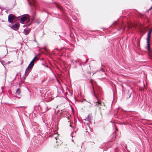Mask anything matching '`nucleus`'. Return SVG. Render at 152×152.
<instances>
[{"label": "nucleus", "instance_id": "f257e3e1", "mask_svg": "<svg viewBox=\"0 0 152 152\" xmlns=\"http://www.w3.org/2000/svg\"><path fill=\"white\" fill-rule=\"evenodd\" d=\"M152 32V28L149 31L147 37L146 39V41L147 43V46L146 47V49L148 50L149 52L150 51V44H149V40L150 38Z\"/></svg>", "mask_w": 152, "mask_h": 152}, {"label": "nucleus", "instance_id": "f03ea898", "mask_svg": "<svg viewBox=\"0 0 152 152\" xmlns=\"http://www.w3.org/2000/svg\"><path fill=\"white\" fill-rule=\"evenodd\" d=\"M16 17L15 15L12 14H10L8 16V21L10 23H12L13 20Z\"/></svg>", "mask_w": 152, "mask_h": 152}, {"label": "nucleus", "instance_id": "7ed1b4c3", "mask_svg": "<svg viewBox=\"0 0 152 152\" xmlns=\"http://www.w3.org/2000/svg\"><path fill=\"white\" fill-rule=\"evenodd\" d=\"M33 67L31 66V65H29L27 67V68L26 69L25 74L24 76H27L28 75V74L30 73V72L31 71V68H32Z\"/></svg>", "mask_w": 152, "mask_h": 152}, {"label": "nucleus", "instance_id": "20e7f679", "mask_svg": "<svg viewBox=\"0 0 152 152\" xmlns=\"http://www.w3.org/2000/svg\"><path fill=\"white\" fill-rule=\"evenodd\" d=\"M93 92L94 93L92 94L97 99V101L95 103V105L97 106H99L100 105H101V103L99 101L97 97V96L95 95V93L93 90Z\"/></svg>", "mask_w": 152, "mask_h": 152}, {"label": "nucleus", "instance_id": "39448f33", "mask_svg": "<svg viewBox=\"0 0 152 152\" xmlns=\"http://www.w3.org/2000/svg\"><path fill=\"white\" fill-rule=\"evenodd\" d=\"M10 26L13 30H17L19 28V26L18 24H15L13 25H12L11 26L10 25Z\"/></svg>", "mask_w": 152, "mask_h": 152}, {"label": "nucleus", "instance_id": "423d86ee", "mask_svg": "<svg viewBox=\"0 0 152 152\" xmlns=\"http://www.w3.org/2000/svg\"><path fill=\"white\" fill-rule=\"evenodd\" d=\"M30 30L29 29H24L23 31V33L25 35L28 34L30 32Z\"/></svg>", "mask_w": 152, "mask_h": 152}, {"label": "nucleus", "instance_id": "0eeeda50", "mask_svg": "<svg viewBox=\"0 0 152 152\" xmlns=\"http://www.w3.org/2000/svg\"><path fill=\"white\" fill-rule=\"evenodd\" d=\"M37 56H35L30 63L29 65H31V67H33L34 65V60L36 59Z\"/></svg>", "mask_w": 152, "mask_h": 152}, {"label": "nucleus", "instance_id": "6e6552de", "mask_svg": "<svg viewBox=\"0 0 152 152\" xmlns=\"http://www.w3.org/2000/svg\"><path fill=\"white\" fill-rule=\"evenodd\" d=\"M87 119L90 122H91V120L92 119V116L91 114H89L88 115Z\"/></svg>", "mask_w": 152, "mask_h": 152}, {"label": "nucleus", "instance_id": "1a4fd4ad", "mask_svg": "<svg viewBox=\"0 0 152 152\" xmlns=\"http://www.w3.org/2000/svg\"><path fill=\"white\" fill-rule=\"evenodd\" d=\"M27 17L26 16H23L20 19V21L22 22H24L26 19Z\"/></svg>", "mask_w": 152, "mask_h": 152}, {"label": "nucleus", "instance_id": "9d476101", "mask_svg": "<svg viewBox=\"0 0 152 152\" xmlns=\"http://www.w3.org/2000/svg\"><path fill=\"white\" fill-rule=\"evenodd\" d=\"M76 134V131H74L72 132L71 134V136L72 137H74L75 136Z\"/></svg>", "mask_w": 152, "mask_h": 152}, {"label": "nucleus", "instance_id": "9b49d317", "mask_svg": "<svg viewBox=\"0 0 152 152\" xmlns=\"http://www.w3.org/2000/svg\"><path fill=\"white\" fill-rule=\"evenodd\" d=\"M20 93V89L18 88L17 89L16 92V94L18 95H19Z\"/></svg>", "mask_w": 152, "mask_h": 152}, {"label": "nucleus", "instance_id": "f8f14e48", "mask_svg": "<svg viewBox=\"0 0 152 152\" xmlns=\"http://www.w3.org/2000/svg\"><path fill=\"white\" fill-rule=\"evenodd\" d=\"M117 24H118V23L116 21H115L113 23V25H116Z\"/></svg>", "mask_w": 152, "mask_h": 152}, {"label": "nucleus", "instance_id": "ddd939ff", "mask_svg": "<svg viewBox=\"0 0 152 152\" xmlns=\"http://www.w3.org/2000/svg\"><path fill=\"white\" fill-rule=\"evenodd\" d=\"M28 2V3L30 5H31V3L29 1V0H27Z\"/></svg>", "mask_w": 152, "mask_h": 152}, {"label": "nucleus", "instance_id": "4468645a", "mask_svg": "<svg viewBox=\"0 0 152 152\" xmlns=\"http://www.w3.org/2000/svg\"><path fill=\"white\" fill-rule=\"evenodd\" d=\"M101 70L103 72H104V70H103L102 69H101Z\"/></svg>", "mask_w": 152, "mask_h": 152}, {"label": "nucleus", "instance_id": "2eb2a0df", "mask_svg": "<svg viewBox=\"0 0 152 152\" xmlns=\"http://www.w3.org/2000/svg\"><path fill=\"white\" fill-rule=\"evenodd\" d=\"M113 135L114 136L115 135V133H113Z\"/></svg>", "mask_w": 152, "mask_h": 152}, {"label": "nucleus", "instance_id": "dca6fc26", "mask_svg": "<svg viewBox=\"0 0 152 152\" xmlns=\"http://www.w3.org/2000/svg\"><path fill=\"white\" fill-rule=\"evenodd\" d=\"M152 8V7L149 9V10H151Z\"/></svg>", "mask_w": 152, "mask_h": 152}, {"label": "nucleus", "instance_id": "f3484780", "mask_svg": "<svg viewBox=\"0 0 152 152\" xmlns=\"http://www.w3.org/2000/svg\"><path fill=\"white\" fill-rule=\"evenodd\" d=\"M87 119H84V120L85 121H86L87 120Z\"/></svg>", "mask_w": 152, "mask_h": 152}, {"label": "nucleus", "instance_id": "a211bd4d", "mask_svg": "<svg viewBox=\"0 0 152 152\" xmlns=\"http://www.w3.org/2000/svg\"><path fill=\"white\" fill-rule=\"evenodd\" d=\"M72 142H73V139H72Z\"/></svg>", "mask_w": 152, "mask_h": 152}, {"label": "nucleus", "instance_id": "6ab92c4d", "mask_svg": "<svg viewBox=\"0 0 152 152\" xmlns=\"http://www.w3.org/2000/svg\"><path fill=\"white\" fill-rule=\"evenodd\" d=\"M70 127H72V125H70Z\"/></svg>", "mask_w": 152, "mask_h": 152}, {"label": "nucleus", "instance_id": "aec40b11", "mask_svg": "<svg viewBox=\"0 0 152 152\" xmlns=\"http://www.w3.org/2000/svg\"><path fill=\"white\" fill-rule=\"evenodd\" d=\"M45 50H46V48H45Z\"/></svg>", "mask_w": 152, "mask_h": 152}, {"label": "nucleus", "instance_id": "412c9836", "mask_svg": "<svg viewBox=\"0 0 152 152\" xmlns=\"http://www.w3.org/2000/svg\"><path fill=\"white\" fill-rule=\"evenodd\" d=\"M151 1H152V0H151Z\"/></svg>", "mask_w": 152, "mask_h": 152}]
</instances>
